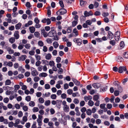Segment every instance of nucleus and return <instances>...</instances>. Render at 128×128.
I'll return each instance as SVG.
<instances>
[{
    "instance_id": "nucleus-1",
    "label": "nucleus",
    "mask_w": 128,
    "mask_h": 128,
    "mask_svg": "<svg viewBox=\"0 0 128 128\" xmlns=\"http://www.w3.org/2000/svg\"><path fill=\"white\" fill-rule=\"evenodd\" d=\"M67 12V10L64 8H62L60 9L56 13L58 15H63Z\"/></svg>"
},
{
    "instance_id": "nucleus-2",
    "label": "nucleus",
    "mask_w": 128,
    "mask_h": 128,
    "mask_svg": "<svg viewBox=\"0 0 128 128\" xmlns=\"http://www.w3.org/2000/svg\"><path fill=\"white\" fill-rule=\"evenodd\" d=\"M73 41L77 43L78 45V46L82 44V40L80 38H74V39Z\"/></svg>"
},
{
    "instance_id": "nucleus-3",
    "label": "nucleus",
    "mask_w": 128,
    "mask_h": 128,
    "mask_svg": "<svg viewBox=\"0 0 128 128\" xmlns=\"http://www.w3.org/2000/svg\"><path fill=\"white\" fill-rule=\"evenodd\" d=\"M120 35V32L118 31H117L115 32L114 35V37L116 41H118V40Z\"/></svg>"
},
{
    "instance_id": "nucleus-4",
    "label": "nucleus",
    "mask_w": 128,
    "mask_h": 128,
    "mask_svg": "<svg viewBox=\"0 0 128 128\" xmlns=\"http://www.w3.org/2000/svg\"><path fill=\"white\" fill-rule=\"evenodd\" d=\"M127 69L126 68V66H120L118 69V72L120 73H122L123 71H126Z\"/></svg>"
},
{
    "instance_id": "nucleus-5",
    "label": "nucleus",
    "mask_w": 128,
    "mask_h": 128,
    "mask_svg": "<svg viewBox=\"0 0 128 128\" xmlns=\"http://www.w3.org/2000/svg\"><path fill=\"white\" fill-rule=\"evenodd\" d=\"M84 16L86 17L90 16H92L93 15V13L91 11L88 12L87 11H85L84 13Z\"/></svg>"
},
{
    "instance_id": "nucleus-6",
    "label": "nucleus",
    "mask_w": 128,
    "mask_h": 128,
    "mask_svg": "<svg viewBox=\"0 0 128 128\" xmlns=\"http://www.w3.org/2000/svg\"><path fill=\"white\" fill-rule=\"evenodd\" d=\"M62 101L60 100H57L56 103V106L58 109H60L61 107V105Z\"/></svg>"
},
{
    "instance_id": "nucleus-7",
    "label": "nucleus",
    "mask_w": 128,
    "mask_h": 128,
    "mask_svg": "<svg viewBox=\"0 0 128 128\" xmlns=\"http://www.w3.org/2000/svg\"><path fill=\"white\" fill-rule=\"evenodd\" d=\"M100 84L99 83H94L92 84V86L95 88H98L100 87Z\"/></svg>"
},
{
    "instance_id": "nucleus-8",
    "label": "nucleus",
    "mask_w": 128,
    "mask_h": 128,
    "mask_svg": "<svg viewBox=\"0 0 128 128\" xmlns=\"http://www.w3.org/2000/svg\"><path fill=\"white\" fill-rule=\"evenodd\" d=\"M56 34L57 33L56 31H54V32H48V36L52 37Z\"/></svg>"
},
{
    "instance_id": "nucleus-9",
    "label": "nucleus",
    "mask_w": 128,
    "mask_h": 128,
    "mask_svg": "<svg viewBox=\"0 0 128 128\" xmlns=\"http://www.w3.org/2000/svg\"><path fill=\"white\" fill-rule=\"evenodd\" d=\"M18 33V32L17 30L15 31L14 33V36L15 38L16 39H18L19 38L20 36Z\"/></svg>"
},
{
    "instance_id": "nucleus-10",
    "label": "nucleus",
    "mask_w": 128,
    "mask_h": 128,
    "mask_svg": "<svg viewBox=\"0 0 128 128\" xmlns=\"http://www.w3.org/2000/svg\"><path fill=\"white\" fill-rule=\"evenodd\" d=\"M72 80L74 83V84L77 86H79L80 85V82L74 78H72Z\"/></svg>"
},
{
    "instance_id": "nucleus-11",
    "label": "nucleus",
    "mask_w": 128,
    "mask_h": 128,
    "mask_svg": "<svg viewBox=\"0 0 128 128\" xmlns=\"http://www.w3.org/2000/svg\"><path fill=\"white\" fill-rule=\"evenodd\" d=\"M31 74L32 76H36L38 75V72L36 70L32 72Z\"/></svg>"
},
{
    "instance_id": "nucleus-12",
    "label": "nucleus",
    "mask_w": 128,
    "mask_h": 128,
    "mask_svg": "<svg viewBox=\"0 0 128 128\" xmlns=\"http://www.w3.org/2000/svg\"><path fill=\"white\" fill-rule=\"evenodd\" d=\"M63 110L65 112H68L69 110V108L68 105H66L64 106Z\"/></svg>"
},
{
    "instance_id": "nucleus-13",
    "label": "nucleus",
    "mask_w": 128,
    "mask_h": 128,
    "mask_svg": "<svg viewBox=\"0 0 128 128\" xmlns=\"http://www.w3.org/2000/svg\"><path fill=\"white\" fill-rule=\"evenodd\" d=\"M26 55H22L18 58L19 61H24L26 58Z\"/></svg>"
},
{
    "instance_id": "nucleus-14",
    "label": "nucleus",
    "mask_w": 128,
    "mask_h": 128,
    "mask_svg": "<svg viewBox=\"0 0 128 128\" xmlns=\"http://www.w3.org/2000/svg\"><path fill=\"white\" fill-rule=\"evenodd\" d=\"M112 32L110 31L108 32V34L107 36V38L111 40L112 38Z\"/></svg>"
},
{
    "instance_id": "nucleus-15",
    "label": "nucleus",
    "mask_w": 128,
    "mask_h": 128,
    "mask_svg": "<svg viewBox=\"0 0 128 128\" xmlns=\"http://www.w3.org/2000/svg\"><path fill=\"white\" fill-rule=\"evenodd\" d=\"M7 50L9 54H12L14 53V51L11 49L10 47H8L7 48Z\"/></svg>"
},
{
    "instance_id": "nucleus-16",
    "label": "nucleus",
    "mask_w": 128,
    "mask_h": 128,
    "mask_svg": "<svg viewBox=\"0 0 128 128\" xmlns=\"http://www.w3.org/2000/svg\"><path fill=\"white\" fill-rule=\"evenodd\" d=\"M22 24L20 22H19L15 26L16 29L17 30H19Z\"/></svg>"
},
{
    "instance_id": "nucleus-17",
    "label": "nucleus",
    "mask_w": 128,
    "mask_h": 128,
    "mask_svg": "<svg viewBox=\"0 0 128 128\" xmlns=\"http://www.w3.org/2000/svg\"><path fill=\"white\" fill-rule=\"evenodd\" d=\"M115 59L116 60L119 61H122L123 60V58L120 56H117L115 57Z\"/></svg>"
},
{
    "instance_id": "nucleus-18",
    "label": "nucleus",
    "mask_w": 128,
    "mask_h": 128,
    "mask_svg": "<svg viewBox=\"0 0 128 128\" xmlns=\"http://www.w3.org/2000/svg\"><path fill=\"white\" fill-rule=\"evenodd\" d=\"M53 45L54 48H57L59 46V44L56 41H55L53 43Z\"/></svg>"
},
{
    "instance_id": "nucleus-19",
    "label": "nucleus",
    "mask_w": 128,
    "mask_h": 128,
    "mask_svg": "<svg viewBox=\"0 0 128 128\" xmlns=\"http://www.w3.org/2000/svg\"><path fill=\"white\" fill-rule=\"evenodd\" d=\"M80 4L81 6H84L86 4V2L84 1L83 0H80Z\"/></svg>"
},
{
    "instance_id": "nucleus-20",
    "label": "nucleus",
    "mask_w": 128,
    "mask_h": 128,
    "mask_svg": "<svg viewBox=\"0 0 128 128\" xmlns=\"http://www.w3.org/2000/svg\"><path fill=\"white\" fill-rule=\"evenodd\" d=\"M42 62L43 64H44L47 66L49 65V62L46 60H42Z\"/></svg>"
},
{
    "instance_id": "nucleus-21",
    "label": "nucleus",
    "mask_w": 128,
    "mask_h": 128,
    "mask_svg": "<svg viewBox=\"0 0 128 128\" xmlns=\"http://www.w3.org/2000/svg\"><path fill=\"white\" fill-rule=\"evenodd\" d=\"M48 75L45 72H42L40 73L39 74V76L42 77H45L47 76Z\"/></svg>"
},
{
    "instance_id": "nucleus-22",
    "label": "nucleus",
    "mask_w": 128,
    "mask_h": 128,
    "mask_svg": "<svg viewBox=\"0 0 128 128\" xmlns=\"http://www.w3.org/2000/svg\"><path fill=\"white\" fill-rule=\"evenodd\" d=\"M51 57L52 56L51 54L50 53H48L46 55L45 58L46 60H49L50 59Z\"/></svg>"
},
{
    "instance_id": "nucleus-23",
    "label": "nucleus",
    "mask_w": 128,
    "mask_h": 128,
    "mask_svg": "<svg viewBox=\"0 0 128 128\" xmlns=\"http://www.w3.org/2000/svg\"><path fill=\"white\" fill-rule=\"evenodd\" d=\"M29 29L30 32L31 33H33L35 31V28L33 26L30 27Z\"/></svg>"
},
{
    "instance_id": "nucleus-24",
    "label": "nucleus",
    "mask_w": 128,
    "mask_h": 128,
    "mask_svg": "<svg viewBox=\"0 0 128 128\" xmlns=\"http://www.w3.org/2000/svg\"><path fill=\"white\" fill-rule=\"evenodd\" d=\"M113 84L116 87H118L120 84V83L117 81H115L114 82Z\"/></svg>"
},
{
    "instance_id": "nucleus-25",
    "label": "nucleus",
    "mask_w": 128,
    "mask_h": 128,
    "mask_svg": "<svg viewBox=\"0 0 128 128\" xmlns=\"http://www.w3.org/2000/svg\"><path fill=\"white\" fill-rule=\"evenodd\" d=\"M123 57L126 58H128V52H125L123 54Z\"/></svg>"
},
{
    "instance_id": "nucleus-26",
    "label": "nucleus",
    "mask_w": 128,
    "mask_h": 128,
    "mask_svg": "<svg viewBox=\"0 0 128 128\" xmlns=\"http://www.w3.org/2000/svg\"><path fill=\"white\" fill-rule=\"evenodd\" d=\"M94 102L92 100H89L88 102V105L90 106H92L94 105Z\"/></svg>"
},
{
    "instance_id": "nucleus-27",
    "label": "nucleus",
    "mask_w": 128,
    "mask_h": 128,
    "mask_svg": "<svg viewBox=\"0 0 128 128\" xmlns=\"http://www.w3.org/2000/svg\"><path fill=\"white\" fill-rule=\"evenodd\" d=\"M46 41L48 44H51L52 42V40L50 38H48L46 40Z\"/></svg>"
},
{
    "instance_id": "nucleus-28",
    "label": "nucleus",
    "mask_w": 128,
    "mask_h": 128,
    "mask_svg": "<svg viewBox=\"0 0 128 128\" xmlns=\"http://www.w3.org/2000/svg\"><path fill=\"white\" fill-rule=\"evenodd\" d=\"M15 41V38L13 37H12L9 39V41L11 44H12Z\"/></svg>"
},
{
    "instance_id": "nucleus-29",
    "label": "nucleus",
    "mask_w": 128,
    "mask_h": 128,
    "mask_svg": "<svg viewBox=\"0 0 128 128\" xmlns=\"http://www.w3.org/2000/svg\"><path fill=\"white\" fill-rule=\"evenodd\" d=\"M50 104V102L49 100H48L45 101L44 104L45 106H48Z\"/></svg>"
},
{
    "instance_id": "nucleus-30",
    "label": "nucleus",
    "mask_w": 128,
    "mask_h": 128,
    "mask_svg": "<svg viewBox=\"0 0 128 128\" xmlns=\"http://www.w3.org/2000/svg\"><path fill=\"white\" fill-rule=\"evenodd\" d=\"M99 96L97 95H95L93 97V100L95 101L98 100L99 99Z\"/></svg>"
},
{
    "instance_id": "nucleus-31",
    "label": "nucleus",
    "mask_w": 128,
    "mask_h": 128,
    "mask_svg": "<svg viewBox=\"0 0 128 128\" xmlns=\"http://www.w3.org/2000/svg\"><path fill=\"white\" fill-rule=\"evenodd\" d=\"M11 82L10 80L8 79L6 80L5 82V85H8L10 84Z\"/></svg>"
},
{
    "instance_id": "nucleus-32",
    "label": "nucleus",
    "mask_w": 128,
    "mask_h": 128,
    "mask_svg": "<svg viewBox=\"0 0 128 128\" xmlns=\"http://www.w3.org/2000/svg\"><path fill=\"white\" fill-rule=\"evenodd\" d=\"M49 65L51 66H54V62L53 60H50L49 62Z\"/></svg>"
},
{
    "instance_id": "nucleus-33",
    "label": "nucleus",
    "mask_w": 128,
    "mask_h": 128,
    "mask_svg": "<svg viewBox=\"0 0 128 128\" xmlns=\"http://www.w3.org/2000/svg\"><path fill=\"white\" fill-rule=\"evenodd\" d=\"M73 32L75 34L76 36H76L78 35V31L77 30V29L76 28H75L73 30Z\"/></svg>"
},
{
    "instance_id": "nucleus-34",
    "label": "nucleus",
    "mask_w": 128,
    "mask_h": 128,
    "mask_svg": "<svg viewBox=\"0 0 128 128\" xmlns=\"http://www.w3.org/2000/svg\"><path fill=\"white\" fill-rule=\"evenodd\" d=\"M38 101L39 103L42 104L44 102V100L43 98L42 97H40L38 99Z\"/></svg>"
},
{
    "instance_id": "nucleus-35",
    "label": "nucleus",
    "mask_w": 128,
    "mask_h": 128,
    "mask_svg": "<svg viewBox=\"0 0 128 128\" xmlns=\"http://www.w3.org/2000/svg\"><path fill=\"white\" fill-rule=\"evenodd\" d=\"M86 113L88 115H90L92 113V110L90 109H87L86 110Z\"/></svg>"
},
{
    "instance_id": "nucleus-36",
    "label": "nucleus",
    "mask_w": 128,
    "mask_h": 128,
    "mask_svg": "<svg viewBox=\"0 0 128 128\" xmlns=\"http://www.w3.org/2000/svg\"><path fill=\"white\" fill-rule=\"evenodd\" d=\"M37 121L38 123L39 126H41L42 125V120H40V119H37Z\"/></svg>"
},
{
    "instance_id": "nucleus-37",
    "label": "nucleus",
    "mask_w": 128,
    "mask_h": 128,
    "mask_svg": "<svg viewBox=\"0 0 128 128\" xmlns=\"http://www.w3.org/2000/svg\"><path fill=\"white\" fill-rule=\"evenodd\" d=\"M66 31L68 33H70L72 31V27L71 26L68 27L66 29Z\"/></svg>"
},
{
    "instance_id": "nucleus-38",
    "label": "nucleus",
    "mask_w": 128,
    "mask_h": 128,
    "mask_svg": "<svg viewBox=\"0 0 128 128\" xmlns=\"http://www.w3.org/2000/svg\"><path fill=\"white\" fill-rule=\"evenodd\" d=\"M38 45L41 47L42 46L44 45L43 42L41 41L40 40L38 42Z\"/></svg>"
},
{
    "instance_id": "nucleus-39",
    "label": "nucleus",
    "mask_w": 128,
    "mask_h": 128,
    "mask_svg": "<svg viewBox=\"0 0 128 128\" xmlns=\"http://www.w3.org/2000/svg\"><path fill=\"white\" fill-rule=\"evenodd\" d=\"M78 22L77 21L74 20L72 22V27H74L77 24Z\"/></svg>"
},
{
    "instance_id": "nucleus-40",
    "label": "nucleus",
    "mask_w": 128,
    "mask_h": 128,
    "mask_svg": "<svg viewBox=\"0 0 128 128\" xmlns=\"http://www.w3.org/2000/svg\"><path fill=\"white\" fill-rule=\"evenodd\" d=\"M29 106L31 107L34 106H35L34 102L33 101L30 102L29 103Z\"/></svg>"
},
{
    "instance_id": "nucleus-41",
    "label": "nucleus",
    "mask_w": 128,
    "mask_h": 128,
    "mask_svg": "<svg viewBox=\"0 0 128 128\" xmlns=\"http://www.w3.org/2000/svg\"><path fill=\"white\" fill-rule=\"evenodd\" d=\"M105 101L106 102H108L110 100L111 102H112V97L110 99L108 97L104 99Z\"/></svg>"
},
{
    "instance_id": "nucleus-42",
    "label": "nucleus",
    "mask_w": 128,
    "mask_h": 128,
    "mask_svg": "<svg viewBox=\"0 0 128 128\" xmlns=\"http://www.w3.org/2000/svg\"><path fill=\"white\" fill-rule=\"evenodd\" d=\"M56 95L54 94H52L50 96L51 98L53 100L56 99Z\"/></svg>"
},
{
    "instance_id": "nucleus-43",
    "label": "nucleus",
    "mask_w": 128,
    "mask_h": 128,
    "mask_svg": "<svg viewBox=\"0 0 128 128\" xmlns=\"http://www.w3.org/2000/svg\"><path fill=\"white\" fill-rule=\"evenodd\" d=\"M86 23L88 25H90L92 24V21L90 20H89L86 21Z\"/></svg>"
},
{
    "instance_id": "nucleus-44",
    "label": "nucleus",
    "mask_w": 128,
    "mask_h": 128,
    "mask_svg": "<svg viewBox=\"0 0 128 128\" xmlns=\"http://www.w3.org/2000/svg\"><path fill=\"white\" fill-rule=\"evenodd\" d=\"M39 110L38 108L36 107H34L32 109L33 112H38Z\"/></svg>"
},
{
    "instance_id": "nucleus-45",
    "label": "nucleus",
    "mask_w": 128,
    "mask_h": 128,
    "mask_svg": "<svg viewBox=\"0 0 128 128\" xmlns=\"http://www.w3.org/2000/svg\"><path fill=\"white\" fill-rule=\"evenodd\" d=\"M61 97L62 98L65 99L66 98L67 95L65 93H63L61 94Z\"/></svg>"
},
{
    "instance_id": "nucleus-46",
    "label": "nucleus",
    "mask_w": 128,
    "mask_h": 128,
    "mask_svg": "<svg viewBox=\"0 0 128 128\" xmlns=\"http://www.w3.org/2000/svg\"><path fill=\"white\" fill-rule=\"evenodd\" d=\"M99 5V3L97 2H95L94 4V6L95 8H96L98 7Z\"/></svg>"
},
{
    "instance_id": "nucleus-47",
    "label": "nucleus",
    "mask_w": 128,
    "mask_h": 128,
    "mask_svg": "<svg viewBox=\"0 0 128 128\" xmlns=\"http://www.w3.org/2000/svg\"><path fill=\"white\" fill-rule=\"evenodd\" d=\"M40 80V78L38 76H36L34 78V80L36 82H38Z\"/></svg>"
},
{
    "instance_id": "nucleus-48",
    "label": "nucleus",
    "mask_w": 128,
    "mask_h": 128,
    "mask_svg": "<svg viewBox=\"0 0 128 128\" xmlns=\"http://www.w3.org/2000/svg\"><path fill=\"white\" fill-rule=\"evenodd\" d=\"M26 48L28 49H29L30 47V44H26L25 45H24Z\"/></svg>"
},
{
    "instance_id": "nucleus-49",
    "label": "nucleus",
    "mask_w": 128,
    "mask_h": 128,
    "mask_svg": "<svg viewBox=\"0 0 128 128\" xmlns=\"http://www.w3.org/2000/svg\"><path fill=\"white\" fill-rule=\"evenodd\" d=\"M79 102V101L78 98H75L73 101V102L75 104H78Z\"/></svg>"
},
{
    "instance_id": "nucleus-50",
    "label": "nucleus",
    "mask_w": 128,
    "mask_h": 128,
    "mask_svg": "<svg viewBox=\"0 0 128 128\" xmlns=\"http://www.w3.org/2000/svg\"><path fill=\"white\" fill-rule=\"evenodd\" d=\"M73 90L72 89H68L67 90V93L69 95H71L72 94Z\"/></svg>"
},
{
    "instance_id": "nucleus-51",
    "label": "nucleus",
    "mask_w": 128,
    "mask_h": 128,
    "mask_svg": "<svg viewBox=\"0 0 128 128\" xmlns=\"http://www.w3.org/2000/svg\"><path fill=\"white\" fill-rule=\"evenodd\" d=\"M14 87L15 88L14 90H18L20 88V86L18 84H16L14 86Z\"/></svg>"
},
{
    "instance_id": "nucleus-52",
    "label": "nucleus",
    "mask_w": 128,
    "mask_h": 128,
    "mask_svg": "<svg viewBox=\"0 0 128 128\" xmlns=\"http://www.w3.org/2000/svg\"><path fill=\"white\" fill-rule=\"evenodd\" d=\"M9 101V100L8 98H4L3 100L4 102L6 103H8Z\"/></svg>"
},
{
    "instance_id": "nucleus-53",
    "label": "nucleus",
    "mask_w": 128,
    "mask_h": 128,
    "mask_svg": "<svg viewBox=\"0 0 128 128\" xmlns=\"http://www.w3.org/2000/svg\"><path fill=\"white\" fill-rule=\"evenodd\" d=\"M53 37H54L53 39L54 40L58 41L59 39L58 36H57L56 34Z\"/></svg>"
},
{
    "instance_id": "nucleus-54",
    "label": "nucleus",
    "mask_w": 128,
    "mask_h": 128,
    "mask_svg": "<svg viewBox=\"0 0 128 128\" xmlns=\"http://www.w3.org/2000/svg\"><path fill=\"white\" fill-rule=\"evenodd\" d=\"M45 88L46 89H48L50 88V86L48 84H46L45 85Z\"/></svg>"
},
{
    "instance_id": "nucleus-55",
    "label": "nucleus",
    "mask_w": 128,
    "mask_h": 128,
    "mask_svg": "<svg viewBox=\"0 0 128 128\" xmlns=\"http://www.w3.org/2000/svg\"><path fill=\"white\" fill-rule=\"evenodd\" d=\"M59 3L60 6L62 8H63L64 7V4L63 2L62 1H60Z\"/></svg>"
},
{
    "instance_id": "nucleus-56",
    "label": "nucleus",
    "mask_w": 128,
    "mask_h": 128,
    "mask_svg": "<svg viewBox=\"0 0 128 128\" xmlns=\"http://www.w3.org/2000/svg\"><path fill=\"white\" fill-rule=\"evenodd\" d=\"M34 35L36 37L38 38L39 37L40 34L38 32H36L34 33Z\"/></svg>"
},
{
    "instance_id": "nucleus-57",
    "label": "nucleus",
    "mask_w": 128,
    "mask_h": 128,
    "mask_svg": "<svg viewBox=\"0 0 128 128\" xmlns=\"http://www.w3.org/2000/svg\"><path fill=\"white\" fill-rule=\"evenodd\" d=\"M114 94L116 96H118L119 94V91L118 90H115L114 92Z\"/></svg>"
},
{
    "instance_id": "nucleus-58",
    "label": "nucleus",
    "mask_w": 128,
    "mask_h": 128,
    "mask_svg": "<svg viewBox=\"0 0 128 128\" xmlns=\"http://www.w3.org/2000/svg\"><path fill=\"white\" fill-rule=\"evenodd\" d=\"M22 109L25 112H26L28 111V107L26 106H24L22 107Z\"/></svg>"
},
{
    "instance_id": "nucleus-59",
    "label": "nucleus",
    "mask_w": 128,
    "mask_h": 128,
    "mask_svg": "<svg viewBox=\"0 0 128 128\" xmlns=\"http://www.w3.org/2000/svg\"><path fill=\"white\" fill-rule=\"evenodd\" d=\"M14 123L12 122H11L8 123V125L9 127L12 128L13 126Z\"/></svg>"
},
{
    "instance_id": "nucleus-60",
    "label": "nucleus",
    "mask_w": 128,
    "mask_h": 128,
    "mask_svg": "<svg viewBox=\"0 0 128 128\" xmlns=\"http://www.w3.org/2000/svg\"><path fill=\"white\" fill-rule=\"evenodd\" d=\"M15 107L17 109H19L20 108V105L18 104H15Z\"/></svg>"
},
{
    "instance_id": "nucleus-61",
    "label": "nucleus",
    "mask_w": 128,
    "mask_h": 128,
    "mask_svg": "<svg viewBox=\"0 0 128 128\" xmlns=\"http://www.w3.org/2000/svg\"><path fill=\"white\" fill-rule=\"evenodd\" d=\"M100 14V12L98 11H96L94 14V15L96 16H99Z\"/></svg>"
},
{
    "instance_id": "nucleus-62",
    "label": "nucleus",
    "mask_w": 128,
    "mask_h": 128,
    "mask_svg": "<svg viewBox=\"0 0 128 128\" xmlns=\"http://www.w3.org/2000/svg\"><path fill=\"white\" fill-rule=\"evenodd\" d=\"M25 100L28 102H29L31 100L30 96H27L26 97Z\"/></svg>"
},
{
    "instance_id": "nucleus-63",
    "label": "nucleus",
    "mask_w": 128,
    "mask_h": 128,
    "mask_svg": "<svg viewBox=\"0 0 128 128\" xmlns=\"http://www.w3.org/2000/svg\"><path fill=\"white\" fill-rule=\"evenodd\" d=\"M41 64V62L40 60H38L36 63V66H40Z\"/></svg>"
},
{
    "instance_id": "nucleus-64",
    "label": "nucleus",
    "mask_w": 128,
    "mask_h": 128,
    "mask_svg": "<svg viewBox=\"0 0 128 128\" xmlns=\"http://www.w3.org/2000/svg\"><path fill=\"white\" fill-rule=\"evenodd\" d=\"M61 60V58L60 57H58L56 58V62L57 63H59L60 62Z\"/></svg>"
}]
</instances>
